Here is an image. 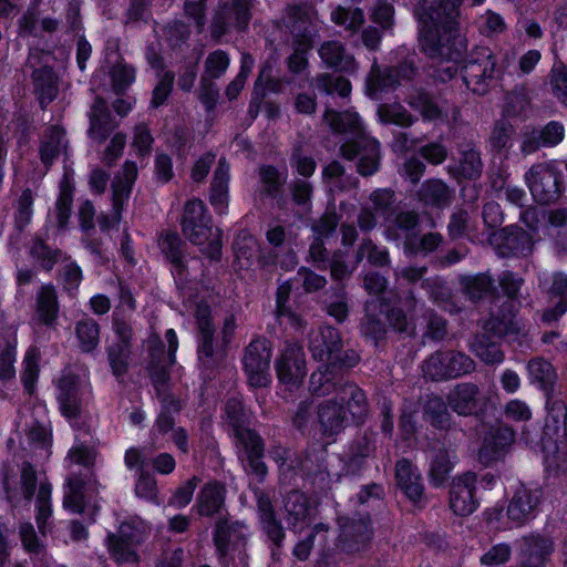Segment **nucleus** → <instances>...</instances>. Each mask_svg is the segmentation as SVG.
<instances>
[{
	"mask_svg": "<svg viewBox=\"0 0 567 567\" xmlns=\"http://www.w3.org/2000/svg\"><path fill=\"white\" fill-rule=\"evenodd\" d=\"M326 122L336 132H352L357 140L341 146L343 157L352 159L358 156V169L361 175H371L379 167V143L368 136L362 127L359 115L354 112L336 113L327 111Z\"/></svg>",
	"mask_w": 567,
	"mask_h": 567,
	"instance_id": "2",
	"label": "nucleus"
},
{
	"mask_svg": "<svg viewBox=\"0 0 567 567\" xmlns=\"http://www.w3.org/2000/svg\"><path fill=\"white\" fill-rule=\"evenodd\" d=\"M340 398L348 400V410L355 421H360L367 413L365 395L353 384H348L341 389Z\"/></svg>",
	"mask_w": 567,
	"mask_h": 567,
	"instance_id": "39",
	"label": "nucleus"
},
{
	"mask_svg": "<svg viewBox=\"0 0 567 567\" xmlns=\"http://www.w3.org/2000/svg\"><path fill=\"white\" fill-rule=\"evenodd\" d=\"M495 240L502 241L497 248L502 256L527 255L532 252L534 235L518 228L505 229L496 236Z\"/></svg>",
	"mask_w": 567,
	"mask_h": 567,
	"instance_id": "17",
	"label": "nucleus"
},
{
	"mask_svg": "<svg viewBox=\"0 0 567 567\" xmlns=\"http://www.w3.org/2000/svg\"><path fill=\"white\" fill-rule=\"evenodd\" d=\"M226 413L233 425L234 435L238 444L244 449L250 471L258 476H264L266 474V466L261 461L262 445L259 436L250 429L240 424L239 417L231 411V403L227 404Z\"/></svg>",
	"mask_w": 567,
	"mask_h": 567,
	"instance_id": "5",
	"label": "nucleus"
},
{
	"mask_svg": "<svg viewBox=\"0 0 567 567\" xmlns=\"http://www.w3.org/2000/svg\"><path fill=\"white\" fill-rule=\"evenodd\" d=\"M79 385L74 378L65 377L59 382L58 401L62 414L69 419H74L80 410Z\"/></svg>",
	"mask_w": 567,
	"mask_h": 567,
	"instance_id": "22",
	"label": "nucleus"
},
{
	"mask_svg": "<svg viewBox=\"0 0 567 567\" xmlns=\"http://www.w3.org/2000/svg\"><path fill=\"white\" fill-rule=\"evenodd\" d=\"M258 508L264 530L274 543L279 544L284 538V530L274 517V512L269 501L260 497L258 501Z\"/></svg>",
	"mask_w": 567,
	"mask_h": 567,
	"instance_id": "34",
	"label": "nucleus"
},
{
	"mask_svg": "<svg viewBox=\"0 0 567 567\" xmlns=\"http://www.w3.org/2000/svg\"><path fill=\"white\" fill-rule=\"evenodd\" d=\"M95 452L85 445L76 444L68 453L66 462L69 465H82L89 467L94 464Z\"/></svg>",
	"mask_w": 567,
	"mask_h": 567,
	"instance_id": "53",
	"label": "nucleus"
},
{
	"mask_svg": "<svg viewBox=\"0 0 567 567\" xmlns=\"http://www.w3.org/2000/svg\"><path fill=\"white\" fill-rule=\"evenodd\" d=\"M38 311L45 323H51L58 313L56 295L51 286H43L38 295Z\"/></svg>",
	"mask_w": 567,
	"mask_h": 567,
	"instance_id": "42",
	"label": "nucleus"
},
{
	"mask_svg": "<svg viewBox=\"0 0 567 567\" xmlns=\"http://www.w3.org/2000/svg\"><path fill=\"white\" fill-rule=\"evenodd\" d=\"M116 333L122 339V344L118 346V350H111L110 351V364L112 367L113 373L116 377H121L126 371L127 367V355H128V348H127V340L131 337L130 329L126 327H121L120 323L115 322Z\"/></svg>",
	"mask_w": 567,
	"mask_h": 567,
	"instance_id": "33",
	"label": "nucleus"
},
{
	"mask_svg": "<svg viewBox=\"0 0 567 567\" xmlns=\"http://www.w3.org/2000/svg\"><path fill=\"white\" fill-rule=\"evenodd\" d=\"M442 238L439 234H429L423 236L420 240L414 237H408L405 243V249L410 254L416 252H430L434 250L441 243Z\"/></svg>",
	"mask_w": 567,
	"mask_h": 567,
	"instance_id": "51",
	"label": "nucleus"
},
{
	"mask_svg": "<svg viewBox=\"0 0 567 567\" xmlns=\"http://www.w3.org/2000/svg\"><path fill=\"white\" fill-rule=\"evenodd\" d=\"M56 200V218L59 227H64L71 215L73 181L69 174H64L59 185Z\"/></svg>",
	"mask_w": 567,
	"mask_h": 567,
	"instance_id": "32",
	"label": "nucleus"
},
{
	"mask_svg": "<svg viewBox=\"0 0 567 567\" xmlns=\"http://www.w3.org/2000/svg\"><path fill=\"white\" fill-rule=\"evenodd\" d=\"M195 317L202 336V341L198 347V358L202 364L209 367L210 361H214L212 347L214 329L209 320V307L206 303H197Z\"/></svg>",
	"mask_w": 567,
	"mask_h": 567,
	"instance_id": "19",
	"label": "nucleus"
},
{
	"mask_svg": "<svg viewBox=\"0 0 567 567\" xmlns=\"http://www.w3.org/2000/svg\"><path fill=\"white\" fill-rule=\"evenodd\" d=\"M457 169L461 175L467 178L480 175L482 164L478 153L474 150L464 152Z\"/></svg>",
	"mask_w": 567,
	"mask_h": 567,
	"instance_id": "52",
	"label": "nucleus"
},
{
	"mask_svg": "<svg viewBox=\"0 0 567 567\" xmlns=\"http://www.w3.org/2000/svg\"><path fill=\"white\" fill-rule=\"evenodd\" d=\"M80 346L84 351L93 350L99 341V327L93 320H84L76 327Z\"/></svg>",
	"mask_w": 567,
	"mask_h": 567,
	"instance_id": "48",
	"label": "nucleus"
},
{
	"mask_svg": "<svg viewBox=\"0 0 567 567\" xmlns=\"http://www.w3.org/2000/svg\"><path fill=\"white\" fill-rule=\"evenodd\" d=\"M310 351L316 360L336 365L341 361V339L339 332L331 327H324L310 338Z\"/></svg>",
	"mask_w": 567,
	"mask_h": 567,
	"instance_id": "11",
	"label": "nucleus"
},
{
	"mask_svg": "<svg viewBox=\"0 0 567 567\" xmlns=\"http://www.w3.org/2000/svg\"><path fill=\"white\" fill-rule=\"evenodd\" d=\"M378 116L382 123H393L401 126H408L412 123L411 115L401 105H381L378 110Z\"/></svg>",
	"mask_w": 567,
	"mask_h": 567,
	"instance_id": "47",
	"label": "nucleus"
},
{
	"mask_svg": "<svg viewBox=\"0 0 567 567\" xmlns=\"http://www.w3.org/2000/svg\"><path fill=\"white\" fill-rule=\"evenodd\" d=\"M331 20L346 30L357 31L364 22V14L358 8L338 6L331 12Z\"/></svg>",
	"mask_w": 567,
	"mask_h": 567,
	"instance_id": "36",
	"label": "nucleus"
},
{
	"mask_svg": "<svg viewBox=\"0 0 567 567\" xmlns=\"http://www.w3.org/2000/svg\"><path fill=\"white\" fill-rule=\"evenodd\" d=\"M526 181L534 199L540 204L554 202L560 190V176L549 165H535L526 174Z\"/></svg>",
	"mask_w": 567,
	"mask_h": 567,
	"instance_id": "6",
	"label": "nucleus"
},
{
	"mask_svg": "<svg viewBox=\"0 0 567 567\" xmlns=\"http://www.w3.org/2000/svg\"><path fill=\"white\" fill-rule=\"evenodd\" d=\"M271 351L268 341L254 340L246 349L244 368L251 386H267L270 381L269 362Z\"/></svg>",
	"mask_w": 567,
	"mask_h": 567,
	"instance_id": "4",
	"label": "nucleus"
},
{
	"mask_svg": "<svg viewBox=\"0 0 567 567\" xmlns=\"http://www.w3.org/2000/svg\"><path fill=\"white\" fill-rule=\"evenodd\" d=\"M411 105L419 110L425 120L433 121L441 115L439 106L425 94H421L417 99L411 101Z\"/></svg>",
	"mask_w": 567,
	"mask_h": 567,
	"instance_id": "63",
	"label": "nucleus"
},
{
	"mask_svg": "<svg viewBox=\"0 0 567 567\" xmlns=\"http://www.w3.org/2000/svg\"><path fill=\"white\" fill-rule=\"evenodd\" d=\"M551 85L554 94L567 105V68L556 65L553 70Z\"/></svg>",
	"mask_w": 567,
	"mask_h": 567,
	"instance_id": "60",
	"label": "nucleus"
},
{
	"mask_svg": "<svg viewBox=\"0 0 567 567\" xmlns=\"http://www.w3.org/2000/svg\"><path fill=\"white\" fill-rule=\"evenodd\" d=\"M447 352H437L431 355L423 364V373L426 378L439 381L449 379Z\"/></svg>",
	"mask_w": 567,
	"mask_h": 567,
	"instance_id": "44",
	"label": "nucleus"
},
{
	"mask_svg": "<svg viewBox=\"0 0 567 567\" xmlns=\"http://www.w3.org/2000/svg\"><path fill=\"white\" fill-rule=\"evenodd\" d=\"M142 522H125L120 526L118 536L110 537V549L117 561H135L134 546L142 542L146 534Z\"/></svg>",
	"mask_w": 567,
	"mask_h": 567,
	"instance_id": "8",
	"label": "nucleus"
},
{
	"mask_svg": "<svg viewBox=\"0 0 567 567\" xmlns=\"http://www.w3.org/2000/svg\"><path fill=\"white\" fill-rule=\"evenodd\" d=\"M422 199L426 204L442 206L450 199L447 186L440 181H432L423 185Z\"/></svg>",
	"mask_w": 567,
	"mask_h": 567,
	"instance_id": "46",
	"label": "nucleus"
},
{
	"mask_svg": "<svg viewBox=\"0 0 567 567\" xmlns=\"http://www.w3.org/2000/svg\"><path fill=\"white\" fill-rule=\"evenodd\" d=\"M183 233L200 251L210 259H217L221 251L220 230L210 224L202 200H189L185 206Z\"/></svg>",
	"mask_w": 567,
	"mask_h": 567,
	"instance_id": "3",
	"label": "nucleus"
},
{
	"mask_svg": "<svg viewBox=\"0 0 567 567\" xmlns=\"http://www.w3.org/2000/svg\"><path fill=\"white\" fill-rule=\"evenodd\" d=\"M509 556V547L506 544H497L481 557V563L486 566L501 565L506 563Z\"/></svg>",
	"mask_w": 567,
	"mask_h": 567,
	"instance_id": "62",
	"label": "nucleus"
},
{
	"mask_svg": "<svg viewBox=\"0 0 567 567\" xmlns=\"http://www.w3.org/2000/svg\"><path fill=\"white\" fill-rule=\"evenodd\" d=\"M90 135L93 140L102 142L114 128L115 123L111 118L105 102L97 97L90 114Z\"/></svg>",
	"mask_w": 567,
	"mask_h": 567,
	"instance_id": "23",
	"label": "nucleus"
},
{
	"mask_svg": "<svg viewBox=\"0 0 567 567\" xmlns=\"http://www.w3.org/2000/svg\"><path fill=\"white\" fill-rule=\"evenodd\" d=\"M228 65V55L223 51H216L206 60V72L212 78H218L227 70Z\"/></svg>",
	"mask_w": 567,
	"mask_h": 567,
	"instance_id": "61",
	"label": "nucleus"
},
{
	"mask_svg": "<svg viewBox=\"0 0 567 567\" xmlns=\"http://www.w3.org/2000/svg\"><path fill=\"white\" fill-rule=\"evenodd\" d=\"M542 492L538 488H528L519 485L508 505V518L515 524L520 525L528 520L534 509L539 503Z\"/></svg>",
	"mask_w": 567,
	"mask_h": 567,
	"instance_id": "12",
	"label": "nucleus"
},
{
	"mask_svg": "<svg viewBox=\"0 0 567 567\" xmlns=\"http://www.w3.org/2000/svg\"><path fill=\"white\" fill-rule=\"evenodd\" d=\"M318 86L327 93L337 92L341 96L349 95L351 91V84L347 79L337 76L331 78L329 75H322L318 79Z\"/></svg>",
	"mask_w": 567,
	"mask_h": 567,
	"instance_id": "55",
	"label": "nucleus"
},
{
	"mask_svg": "<svg viewBox=\"0 0 567 567\" xmlns=\"http://www.w3.org/2000/svg\"><path fill=\"white\" fill-rule=\"evenodd\" d=\"M278 380L287 390L298 389L307 373L305 354L298 344H289L276 363Z\"/></svg>",
	"mask_w": 567,
	"mask_h": 567,
	"instance_id": "7",
	"label": "nucleus"
},
{
	"mask_svg": "<svg viewBox=\"0 0 567 567\" xmlns=\"http://www.w3.org/2000/svg\"><path fill=\"white\" fill-rule=\"evenodd\" d=\"M319 54L323 63L330 68L346 72H351L355 69L353 58L337 41L323 43Z\"/></svg>",
	"mask_w": 567,
	"mask_h": 567,
	"instance_id": "26",
	"label": "nucleus"
},
{
	"mask_svg": "<svg viewBox=\"0 0 567 567\" xmlns=\"http://www.w3.org/2000/svg\"><path fill=\"white\" fill-rule=\"evenodd\" d=\"M396 481L405 495L413 502L421 501L423 486L421 484L420 473L406 460L396 463Z\"/></svg>",
	"mask_w": 567,
	"mask_h": 567,
	"instance_id": "20",
	"label": "nucleus"
},
{
	"mask_svg": "<svg viewBox=\"0 0 567 567\" xmlns=\"http://www.w3.org/2000/svg\"><path fill=\"white\" fill-rule=\"evenodd\" d=\"M446 360L450 368V378H456L474 370V361L463 353L447 352Z\"/></svg>",
	"mask_w": 567,
	"mask_h": 567,
	"instance_id": "50",
	"label": "nucleus"
},
{
	"mask_svg": "<svg viewBox=\"0 0 567 567\" xmlns=\"http://www.w3.org/2000/svg\"><path fill=\"white\" fill-rule=\"evenodd\" d=\"M58 22L50 18H43L39 21L33 13L24 16L20 23V29L23 33L37 34L40 29L44 31H52L56 28Z\"/></svg>",
	"mask_w": 567,
	"mask_h": 567,
	"instance_id": "54",
	"label": "nucleus"
},
{
	"mask_svg": "<svg viewBox=\"0 0 567 567\" xmlns=\"http://www.w3.org/2000/svg\"><path fill=\"white\" fill-rule=\"evenodd\" d=\"M472 350L476 357L487 364L501 363L504 359V353L499 347L485 338L477 339L472 344Z\"/></svg>",
	"mask_w": 567,
	"mask_h": 567,
	"instance_id": "45",
	"label": "nucleus"
},
{
	"mask_svg": "<svg viewBox=\"0 0 567 567\" xmlns=\"http://www.w3.org/2000/svg\"><path fill=\"white\" fill-rule=\"evenodd\" d=\"M51 485L47 482H41L37 493V523L40 532L45 533V522L51 516Z\"/></svg>",
	"mask_w": 567,
	"mask_h": 567,
	"instance_id": "43",
	"label": "nucleus"
},
{
	"mask_svg": "<svg viewBox=\"0 0 567 567\" xmlns=\"http://www.w3.org/2000/svg\"><path fill=\"white\" fill-rule=\"evenodd\" d=\"M246 535V528L238 524L218 523L215 533V545L221 555H226L230 546H237Z\"/></svg>",
	"mask_w": 567,
	"mask_h": 567,
	"instance_id": "28",
	"label": "nucleus"
},
{
	"mask_svg": "<svg viewBox=\"0 0 567 567\" xmlns=\"http://www.w3.org/2000/svg\"><path fill=\"white\" fill-rule=\"evenodd\" d=\"M476 476L465 473L453 480L450 491V507L457 516H468L477 508L474 496Z\"/></svg>",
	"mask_w": 567,
	"mask_h": 567,
	"instance_id": "10",
	"label": "nucleus"
},
{
	"mask_svg": "<svg viewBox=\"0 0 567 567\" xmlns=\"http://www.w3.org/2000/svg\"><path fill=\"white\" fill-rule=\"evenodd\" d=\"M50 59L49 54L43 55L44 65L42 68H38L39 61L35 53H31L28 60L30 66L34 69L32 76L42 104L52 101L56 94V79L49 65Z\"/></svg>",
	"mask_w": 567,
	"mask_h": 567,
	"instance_id": "14",
	"label": "nucleus"
},
{
	"mask_svg": "<svg viewBox=\"0 0 567 567\" xmlns=\"http://www.w3.org/2000/svg\"><path fill=\"white\" fill-rule=\"evenodd\" d=\"M461 3L462 0H440L437 9L419 16L420 42L429 55L452 59V48L463 44L456 22Z\"/></svg>",
	"mask_w": 567,
	"mask_h": 567,
	"instance_id": "1",
	"label": "nucleus"
},
{
	"mask_svg": "<svg viewBox=\"0 0 567 567\" xmlns=\"http://www.w3.org/2000/svg\"><path fill=\"white\" fill-rule=\"evenodd\" d=\"M399 73L396 70H390L389 73L381 75L379 68L373 65L371 73L367 80V94L371 97L377 99L379 93L382 91L393 87L395 83H399L398 79H394L393 73Z\"/></svg>",
	"mask_w": 567,
	"mask_h": 567,
	"instance_id": "40",
	"label": "nucleus"
},
{
	"mask_svg": "<svg viewBox=\"0 0 567 567\" xmlns=\"http://www.w3.org/2000/svg\"><path fill=\"white\" fill-rule=\"evenodd\" d=\"M137 176V166L134 162L126 161L121 173L115 177L113 183V200H114V223L120 221V207L123 202L128 198L132 186Z\"/></svg>",
	"mask_w": 567,
	"mask_h": 567,
	"instance_id": "18",
	"label": "nucleus"
},
{
	"mask_svg": "<svg viewBox=\"0 0 567 567\" xmlns=\"http://www.w3.org/2000/svg\"><path fill=\"white\" fill-rule=\"evenodd\" d=\"M514 442V432L506 426L492 429L485 436L478 457L487 464L501 457L506 449Z\"/></svg>",
	"mask_w": 567,
	"mask_h": 567,
	"instance_id": "16",
	"label": "nucleus"
},
{
	"mask_svg": "<svg viewBox=\"0 0 567 567\" xmlns=\"http://www.w3.org/2000/svg\"><path fill=\"white\" fill-rule=\"evenodd\" d=\"M40 354L37 349H30L23 361L22 381L25 389L31 392L32 388L38 379Z\"/></svg>",
	"mask_w": 567,
	"mask_h": 567,
	"instance_id": "49",
	"label": "nucleus"
},
{
	"mask_svg": "<svg viewBox=\"0 0 567 567\" xmlns=\"http://www.w3.org/2000/svg\"><path fill=\"white\" fill-rule=\"evenodd\" d=\"M453 462L449 451H439L431 461L430 466V481L435 486H441L450 472L452 471Z\"/></svg>",
	"mask_w": 567,
	"mask_h": 567,
	"instance_id": "38",
	"label": "nucleus"
},
{
	"mask_svg": "<svg viewBox=\"0 0 567 567\" xmlns=\"http://www.w3.org/2000/svg\"><path fill=\"white\" fill-rule=\"evenodd\" d=\"M450 408L460 415L475 414L483 405V398L477 385L457 384L447 395Z\"/></svg>",
	"mask_w": 567,
	"mask_h": 567,
	"instance_id": "13",
	"label": "nucleus"
},
{
	"mask_svg": "<svg viewBox=\"0 0 567 567\" xmlns=\"http://www.w3.org/2000/svg\"><path fill=\"white\" fill-rule=\"evenodd\" d=\"M550 291L555 297H559L560 299L555 310H547L544 313L546 321L557 319L567 310V276L561 274L554 275Z\"/></svg>",
	"mask_w": 567,
	"mask_h": 567,
	"instance_id": "35",
	"label": "nucleus"
},
{
	"mask_svg": "<svg viewBox=\"0 0 567 567\" xmlns=\"http://www.w3.org/2000/svg\"><path fill=\"white\" fill-rule=\"evenodd\" d=\"M528 372L535 381L547 382L553 374L551 364L543 359H534L528 363Z\"/></svg>",
	"mask_w": 567,
	"mask_h": 567,
	"instance_id": "64",
	"label": "nucleus"
},
{
	"mask_svg": "<svg viewBox=\"0 0 567 567\" xmlns=\"http://www.w3.org/2000/svg\"><path fill=\"white\" fill-rule=\"evenodd\" d=\"M66 142L63 130L52 126L43 136L40 154L42 161L48 164L65 148Z\"/></svg>",
	"mask_w": 567,
	"mask_h": 567,
	"instance_id": "30",
	"label": "nucleus"
},
{
	"mask_svg": "<svg viewBox=\"0 0 567 567\" xmlns=\"http://www.w3.org/2000/svg\"><path fill=\"white\" fill-rule=\"evenodd\" d=\"M544 460L548 467L561 468L567 464V444L545 446Z\"/></svg>",
	"mask_w": 567,
	"mask_h": 567,
	"instance_id": "58",
	"label": "nucleus"
},
{
	"mask_svg": "<svg viewBox=\"0 0 567 567\" xmlns=\"http://www.w3.org/2000/svg\"><path fill=\"white\" fill-rule=\"evenodd\" d=\"M19 426L24 427L29 444L35 450H40L41 456L47 457L51 444V433L45 417H42V420H33L32 422L25 419L23 423L22 421L20 422Z\"/></svg>",
	"mask_w": 567,
	"mask_h": 567,
	"instance_id": "24",
	"label": "nucleus"
},
{
	"mask_svg": "<svg viewBox=\"0 0 567 567\" xmlns=\"http://www.w3.org/2000/svg\"><path fill=\"white\" fill-rule=\"evenodd\" d=\"M564 137V127L561 124L557 122H551L547 124L543 131L540 132L539 142L537 144H533L529 141L525 140L522 145V150L524 153H532L537 146H554L558 144Z\"/></svg>",
	"mask_w": 567,
	"mask_h": 567,
	"instance_id": "41",
	"label": "nucleus"
},
{
	"mask_svg": "<svg viewBox=\"0 0 567 567\" xmlns=\"http://www.w3.org/2000/svg\"><path fill=\"white\" fill-rule=\"evenodd\" d=\"M244 245L240 244L239 238L235 243L236 258L240 264V267L250 266V259L255 257L257 252V241L251 236L243 237Z\"/></svg>",
	"mask_w": 567,
	"mask_h": 567,
	"instance_id": "56",
	"label": "nucleus"
},
{
	"mask_svg": "<svg viewBox=\"0 0 567 567\" xmlns=\"http://www.w3.org/2000/svg\"><path fill=\"white\" fill-rule=\"evenodd\" d=\"M229 165L220 159L212 183L210 203L219 214L225 213L228 202Z\"/></svg>",
	"mask_w": 567,
	"mask_h": 567,
	"instance_id": "21",
	"label": "nucleus"
},
{
	"mask_svg": "<svg viewBox=\"0 0 567 567\" xmlns=\"http://www.w3.org/2000/svg\"><path fill=\"white\" fill-rule=\"evenodd\" d=\"M91 487L82 481L69 478L64 489L63 506L72 513H81L86 505V497H91Z\"/></svg>",
	"mask_w": 567,
	"mask_h": 567,
	"instance_id": "29",
	"label": "nucleus"
},
{
	"mask_svg": "<svg viewBox=\"0 0 567 567\" xmlns=\"http://www.w3.org/2000/svg\"><path fill=\"white\" fill-rule=\"evenodd\" d=\"M111 79L115 91H121L134 81L135 73L132 68L118 63L111 71Z\"/></svg>",
	"mask_w": 567,
	"mask_h": 567,
	"instance_id": "59",
	"label": "nucleus"
},
{
	"mask_svg": "<svg viewBox=\"0 0 567 567\" xmlns=\"http://www.w3.org/2000/svg\"><path fill=\"white\" fill-rule=\"evenodd\" d=\"M224 489L217 483L206 485L198 497V512L200 515H212L223 505Z\"/></svg>",
	"mask_w": 567,
	"mask_h": 567,
	"instance_id": "31",
	"label": "nucleus"
},
{
	"mask_svg": "<svg viewBox=\"0 0 567 567\" xmlns=\"http://www.w3.org/2000/svg\"><path fill=\"white\" fill-rule=\"evenodd\" d=\"M159 246L162 250L167 255V257L172 260L173 264H175V270H173V274L175 277L178 278V280H182L184 275V268L185 271L188 274V266L183 265V259L181 257L178 246H179V238L176 234L168 233L165 236H163L159 240Z\"/></svg>",
	"mask_w": 567,
	"mask_h": 567,
	"instance_id": "37",
	"label": "nucleus"
},
{
	"mask_svg": "<svg viewBox=\"0 0 567 567\" xmlns=\"http://www.w3.org/2000/svg\"><path fill=\"white\" fill-rule=\"evenodd\" d=\"M318 419L324 435H334L343 427L346 412L341 405L332 400L320 404Z\"/></svg>",
	"mask_w": 567,
	"mask_h": 567,
	"instance_id": "25",
	"label": "nucleus"
},
{
	"mask_svg": "<svg viewBox=\"0 0 567 567\" xmlns=\"http://www.w3.org/2000/svg\"><path fill=\"white\" fill-rule=\"evenodd\" d=\"M135 493L138 497L145 498L147 501H155L157 494L155 478L152 475L141 471L136 481Z\"/></svg>",
	"mask_w": 567,
	"mask_h": 567,
	"instance_id": "57",
	"label": "nucleus"
},
{
	"mask_svg": "<svg viewBox=\"0 0 567 567\" xmlns=\"http://www.w3.org/2000/svg\"><path fill=\"white\" fill-rule=\"evenodd\" d=\"M285 508L287 512V522L296 530L299 524L300 529L303 524H307L313 512V509L308 506L306 496L300 492H292L288 495L285 502Z\"/></svg>",
	"mask_w": 567,
	"mask_h": 567,
	"instance_id": "27",
	"label": "nucleus"
},
{
	"mask_svg": "<svg viewBox=\"0 0 567 567\" xmlns=\"http://www.w3.org/2000/svg\"><path fill=\"white\" fill-rule=\"evenodd\" d=\"M495 73V61L491 51L483 48L478 51L477 58L467 62L463 68V80L466 86L476 94L486 91V81Z\"/></svg>",
	"mask_w": 567,
	"mask_h": 567,
	"instance_id": "9",
	"label": "nucleus"
},
{
	"mask_svg": "<svg viewBox=\"0 0 567 567\" xmlns=\"http://www.w3.org/2000/svg\"><path fill=\"white\" fill-rule=\"evenodd\" d=\"M250 0H233L226 6L213 24V33L220 37L224 33V24L244 29L250 19Z\"/></svg>",
	"mask_w": 567,
	"mask_h": 567,
	"instance_id": "15",
	"label": "nucleus"
}]
</instances>
